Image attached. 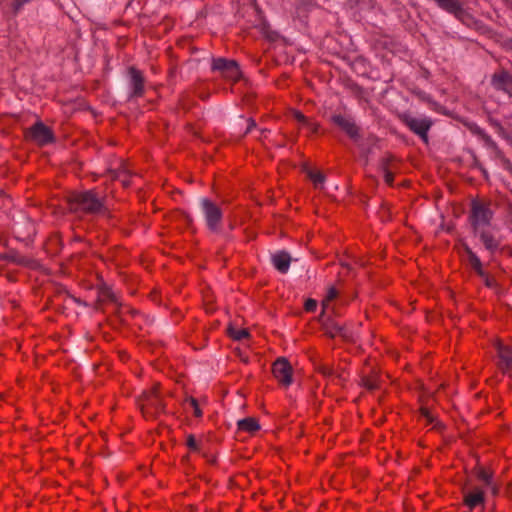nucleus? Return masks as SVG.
<instances>
[{
  "label": "nucleus",
  "mask_w": 512,
  "mask_h": 512,
  "mask_svg": "<svg viewBox=\"0 0 512 512\" xmlns=\"http://www.w3.org/2000/svg\"><path fill=\"white\" fill-rule=\"evenodd\" d=\"M130 97L142 96L144 92V79L140 71L135 68L129 69Z\"/></svg>",
  "instance_id": "11"
},
{
  "label": "nucleus",
  "mask_w": 512,
  "mask_h": 512,
  "mask_svg": "<svg viewBox=\"0 0 512 512\" xmlns=\"http://www.w3.org/2000/svg\"><path fill=\"white\" fill-rule=\"evenodd\" d=\"M337 295H338V292H337L336 288L335 287H330L328 289V291H327V295H326L325 299L323 300L324 308H326L327 307V303L329 301L334 300L337 297Z\"/></svg>",
  "instance_id": "24"
},
{
  "label": "nucleus",
  "mask_w": 512,
  "mask_h": 512,
  "mask_svg": "<svg viewBox=\"0 0 512 512\" xmlns=\"http://www.w3.org/2000/svg\"><path fill=\"white\" fill-rule=\"evenodd\" d=\"M139 405L145 416H155L164 411V404L156 388L144 391L139 397Z\"/></svg>",
  "instance_id": "4"
},
{
  "label": "nucleus",
  "mask_w": 512,
  "mask_h": 512,
  "mask_svg": "<svg viewBox=\"0 0 512 512\" xmlns=\"http://www.w3.org/2000/svg\"><path fill=\"white\" fill-rule=\"evenodd\" d=\"M320 371L325 376H330V375L333 374V369L331 367H328V366H322L320 368Z\"/></svg>",
  "instance_id": "33"
},
{
  "label": "nucleus",
  "mask_w": 512,
  "mask_h": 512,
  "mask_svg": "<svg viewBox=\"0 0 512 512\" xmlns=\"http://www.w3.org/2000/svg\"><path fill=\"white\" fill-rule=\"evenodd\" d=\"M474 234L480 238L481 242L489 252L493 253L498 249L499 241L485 229Z\"/></svg>",
  "instance_id": "16"
},
{
  "label": "nucleus",
  "mask_w": 512,
  "mask_h": 512,
  "mask_svg": "<svg viewBox=\"0 0 512 512\" xmlns=\"http://www.w3.org/2000/svg\"><path fill=\"white\" fill-rule=\"evenodd\" d=\"M200 206L208 228L212 231H216L218 224L222 219V211L220 207L207 198L200 199Z\"/></svg>",
  "instance_id": "7"
},
{
  "label": "nucleus",
  "mask_w": 512,
  "mask_h": 512,
  "mask_svg": "<svg viewBox=\"0 0 512 512\" xmlns=\"http://www.w3.org/2000/svg\"><path fill=\"white\" fill-rule=\"evenodd\" d=\"M465 251L467 254V261L472 267V269L479 275L484 276V270L482 268V263L478 256L469 248L465 247Z\"/></svg>",
  "instance_id": "17"
},
{
  "label": "nucleus",
  "mask_w": 512,
  "mask_h": 512,
  "mask_svg": "<svg viewBox=\"0 0 512 512\" xmlns=\"http://www.w3.org/2000/svg\"><path fill=\"white\" fill-rule=\"evenodd\" d=\"M187 446L192 450V451H198V443L195 439V437L193 435H189L187 437Z\"/></svg>",
  "instance_id": "26"
},
{
  "label": "nucleus",
  "mask_w": 512,
  "mask_h": 512,
  "mask_svg": "<svg viewBox=\"0 0 512 512\" xmlns=\"http://www.w3.org/2000/svg\"><path fill=\"white\" fill-rule=\"evenodd\" d=\"M496 126V131L499 135H501L502 137H506V134H505V131L503 129V127L499 124H495Z\"/></svg>",
  "instance_id": "35"
},
{
  "label": "nucleus",
  "mask_w": 512,
  "mask_h": 512,
  "mask_svg": "<svg viewBox=\"0 0 512 512\" xmlns=\"http://www.w3.org/2000/svg\"><path fill=\"white\" fill-rule=\"evenodd\" d=\"M124 186L128 185V182L126 180H121Z\"/></svg>",
  "instance_id": "37"
},
{
  "label": "nucleus",
  "mask_w": 512,
  "mask_h": 512,
  "mask_svg": "<svg viewBox=\"0 0 512 512\" xmlns=\"http://www.w3.org/2000/svg\"><path fill=\"white\" fill-rule=\"evenodd\" d=\"M484 500H485L484 493L479 488H475L471 491L464 492V503L470 509H473L476 506L483 504Z\"/></svg>",
  "instance_id": "14"
},
{
  "label": "nucleus",
  "mask_w": 512,
  "mask_h": 512,
  "mask_svg": "<svg viewBox=\"0 0 512 512\" xmlns=\"http://www.w3.org/2000/svg\"><path fill=\"white\" fill-rule=\"evenodd\" d=\"M274 377L283 385L292 383V367L285 358H278L272 367Z\"/></svg>",
  "instance_id": "8"
},
{
  "label": "nucleus",
  "mask_w": 512,
  "mask_h": 512,
  "mask_svg": "<svg viewBox=\"0 0 512 512\" xmlns=\"http://www.w3.org/2000/svg\"><path fill=\"white\" fill-rule=\"evenodd\" d=\"M497 353L500 358V367L503 370L512 369V348L497 344Z\"/></svg>",
  "instance_id": "15"
},
{
  "label": "nucleus",
  "mask_w": 512,
  "mask_h": 512,
  "mask_svg": "<svg viewBox=\"0 0 512 512\" xmlns=\"http://www.w3.org/2000/svg\"><path fill=\"white\" fill-rule=\"evenodd\" d=\"M26 136L39 145H45L53 140L51 130L42 122H37L26 132Z\"/></svg>",
  "instance_id": "9"
},
{
  "label": "nucleus",
  "mask_w": 512,
  "mask_h": 512,
  "mask_svg": "<svg viewBox=\"0 0 512 512\" xmlns=\"http://www.w3.org/2000/svg\"><path fill=\"white\" fill-rule=\"evenodd\" d=\"M332 121L336 124L340 129H342L363 151H368V145L372 144L375 141L374 137H370L367 139V142L364 140L362 135L360 134V130L356 123L349 117L343 116L341 114H336L332 116Z\"/></svg>",
  "instance_id": "2"
},
{
  "label": "nucleus",
  "mask_w": 512,
  "mask_h": 512,
  "mask_svg": "<svg viewBox=\"0 0 512 512\" xmlns=\"http://www.w3.org/2000/svg\"><path fill=\"white\" fill-rule=\"evenodd\" d=\"M308 176L313 181L315 187H317V188L320 187L325 180V176L321 172H318V171L311 170L308 172Z\"/></svg>",
  "instance_id": "22"
},
{
  "label": "nucleus",
  "mask_w": 512,
  "mask_h": 512,
  "mask_svg": "<svg viewBox=\"0 0 512 512\" xmlns=\"http://www.w3.org/2000/svg\"><path fill=\"white\" fill-rule=\"evenodd\" d=\"M316 307H317V302L314 299H308L305 302V310L308 311V312L315 311Z\"/></svg>",
  "instance_id": "27"
},
{
  "label": "nucleus",
  "mask_w": 512,
  "mask_h": 512,
  "mask_svg": "<svg viewBox=\"0 0 512 512\" xmlns=\"http://www.w3.org/2000/svg\"><path fill=\"white\" fill-rule=\"evenodd\" d=\"M303 126H305L312 133H316L319 128L317 123L311 122L310 120H308V123H305Z\"/></svg>",
  "instance_id": "29"
},
{
  "label": "nucleus",
  "mask_w": 512,
  "mask_h": 512,
  "mask_svg": "<svg viewBox=\"0 0 512 512\" xmlns=\"http://www.w3.org/2000/svg\"><path fill=\"white\" fill-rule=\"evenodd\" d=\"M493 217V211L488 203L473 201L471 203L470 222L474 233H478L490 226Z\"/></svg>",
  "instance_id": "3"
},
{
  "label": "nucleus",
  "mask_w": 512,
  "mask_h": 512,
  "mask_svg": "<svg viewBox=\"0 0 512 512\" xmlns=\"http://www.w3.org/2000/svg\"><path fill=\"white\" fill-rule=\"evenodd\" d=\"M71 212L86 214H105L107 209L104 199L94 190L74 192L68 197Z\"/></svg>",
  "instance_id": "1"
},
{
  "label": "nucleus",
  "mask_w": 512,
  "mask_h": 512,
  "mask_svg": "<svg viewBox=\"0 0 512 512\" xmlns=\"http://www.w3.org/2000/svg\"><path fill=\"white\" fill-rule=\"evenodd\" d=\"M323 330L325 334L331 338L340 336L344 340L352 339V333L347 326L331 319H328L323 323Z\"/></svg>",
  "instance_id": "10"
},
{
  "label": "nucleus",
  "mask_w": 512,
  "mask_h": 512,
  "mask_svg": "<svg viewBox=\"0 0 512 512\" xmlns=\"http://www.w3.org/2000/svg\"><path fill=\"white\" fill-rule=\"evenodd\" d=\"M186 403L189 404L190 407L193 409V413L196 417L202 416V411L199 407L198 401L195 398H193V397L187 398Z\"/></svg>",
  "instance_id": "23"
},
{
  "label": "nucleus",
  "mask_w": 512,
  "mask_h": 512,
  "mask_svg": "<svg viewBox=\"0 0 512 512\" xmlns=\"http://www.w3.org/2000/svg\"><path fill=\"white\" fill-rule=\"evenodd\" d=\"M2 195H3V192H2V190H0V197H1Z\"/></svg>",
  "instance_id": "39"
},
{
  "label": "nucleus",
  "mask_w": 512,
  "mask_h": 512,
  "mask_svg": "<svg viewBox=\"0 0 512 512\" xmlns=\"http://www.w3.org/2000/svg\"><path fill=\"white\" fill-rule=\"evenodd\" d=\"M31 0H14L13 3H12V10H13V13L16 15L20 12V10L22 9V7L30 2Z\"/></svg>",
  "instance_id": "25"
},
{
  "label": "nucleus",
  "mask_w": 512,
  "mask_h": 512,
  "mask_svg": "<svg viewBox=\"0 0 512 512\" xmlns=\"http://www.w3.org/2000/svg\"><path fill=\"white\" fill-rule=\"evenodd\" d=\"M384 179L388 185H390V186L393 185L394 176H393V173L391 171H389L388 169L384 170Z\"/></svg>",
  "instance_id": "28"
},
{
  "label": "nucleus",
  "mask_w": 512,
  "mask_h": 512,
  "mask_svg": "<svg viewBox=\"0 0 512 512\" xmlns=\"http://www.w3.org/2000/svg\"><path fill=\"white\" fill-rule=\"evenodd\" d=\"M421 414L428 423H432L434 421L433 415L426 408L421 409Z\"/></svg>",
  "instance_id": "30"
},
{
  "label": "nucleus",
  "mask_w": 512,
  "mask_h": 512,
  "mask_svg": "<svg viewBox=\"0 0 512 512\" xmlns=\"http://www.w3.org/2000/svg\"><path fill=\"white\" fill-rule=\"evenodd\" d=\"M477 478L482 481L486 486L490 487L493 494L497 493V488L492 485V475L484 468H479L477 471Z\"/></svg>",
  "instance_id": "19"
},
{
  "label": "nucleus",
  "mask_w": 512,
  "mask_h": 512,
  "mask_svg": "<svg viewBox=\"0 0 512 512\" xmlns=\"http://www.w3.org/2000/svg\"><path fill=\"white\" fill-rule=\"evenodd\" d=\"M362 384L365 388L372 391L378 388V379L376 376H364Z\"/></svg>",
  "instance_id": "21"
},
{
  "label": "nucleus",
  "mask_w": 512,
  "mask_h": 512,
  "mask_svg": "<svg viewBox=\"0 0 512 512\" xmlns=\"http://www.w3.org/2000/svg\"><path fill=\"white\" fill-rule=\"evenodd\" d=\"M486 143L490 146V147H496V144L495 142L487 135H483Z\"/></svg>",
  "instance_id": "36"
},
{
  "label": "nucleus",
  "mask_w": 512,
  "mask_h": 512,
  "mask_svg": "<svg viewBox=\"0 0 512 512\" xmlns=\"http://www.w3.org/2000/svg\"><path fill=\"white\" fill-rule=\"evenodd\" d=\"M238 429L246 432L253 433L260 429L258 421L254 418L248 417L241 419L237 422Z\"/></svg>",
  "instance_id": "18"
},
{
  "label": "nucleus",
  "mask_w": 512,
  "mask_h": 512,
  "mask_svg": "<svg viewBox=\"0 0 512 512\" xmlns=\"http://www.w3.org/2000/svg\"><path fill=\"white\" fill-rule=\"evenodd\" d=\"M271 261L280 273H286L290 267L291 257L286 251H278L272 254Z\"/></svg>",
  "instance_id": "13"
},
{
  "label": "nucleus",
  "mask_w": 512,
  "mask_h": 512,
  "mask_svg": "<svg viewBox=\"0 0 512 512\" xmlns=\"http://www.w3.org/2000/svg\"><path fill=\"white\" fill-rule=\"evenodd\" d=\"M295 116V119L301 123L302 125H304L305 123H308V119L300 112H295L294 114Z\"/></svg>",
  "instance_id": "31"
},
{
  "label": "nucleus",
  "mask_w": 512,
  "mask_h": 512,
  "mask_svg": "<svg viewBox=\"0 0 512 512\" xmlns=\"http://www.w3.org/2000/svg\"><path fill=\"white\" fill-rule=\"evenodd\" d=\"M401 119L411 131L417 134L424 142H428L427 133L432 126V121L428 117L404 114Z\"/></svg>",
  "instance_id": "5"
},
{
  "label": "nucleus",
  "mask_w": 512,
  "mask_h": 512,
  "mask_svg": "<svg viewBox=\"0 0 512 512\" xmlns=\"http://www.w3.org/2000/svg\"><path fill=\"white\" fill-rule=\"evenodd\" d=\"M483 281L485 282V284L488 286V287H493L494 286V280L492 278H490L487 273L484 271V276H480Z\"/></svg>",
  "instance_id": "32"
},
{
  "label": "nucleus",
  "mask_w": 512,
  "mask_h": 512,
  "mask_svg": "<svg viewBox=\"0 0 512 512\" xmlns=\"http://www.w3.org/2000/svg\"><path fill=\"white\" fill-rule=\"evenodd\" d=\"M228 334L231 338L238 341L243 340L249 336L248 330L238 329L232 326L228 328Z\"/></svg>",
  "instance_id": "20"
},
{
  "label": "nucleus",
  "mask_w": 512,
  "mask_h": 512,
  "mask_svg": "<svg viewBox=\"0 0 512 512\" xmlns=\"http://www.w3.org/2000/svg\"><path fill=\"white\" fill-rule=\"evenodd\" d=\"M255 127H256V123H255V121H254L253 119H249V120H248V127H247V129H246V131H245V134H247V133L251 132V131H252V129H253V128H255Z\"/></svg>",
  "instance_id": "34"
},
{
  "label": "nucleus",
  "mask_w": 512,
  "mask_h": 512,
  "mask_svg": "<svg viewBox=\"0 0 512 512\" xmlns=\"http://www.w3.org/2000/svg\"><path fill=\"white\" fill-rule=\"evenodd\" d=\"M266 132H269V130H267V129L261 130V133H262V134H264V133H266Z\"/></svg>",
  "instance_id": "38"
},
{
  "label": "nucleus",
  "mask_w": 512,
  "mask_h": 512,
  "mask_svg": "<svg viewBox=\"0 0 512 512\" xmlns=\"http://www.w3.org/2000/svg\"><path fill=\"white\" fill-rule=\"evenodd\" d=\"M212 70L219 72L221 76L230 81H237L241 77L238 64L234 60L215 58L212 62Z\"/></svg>",
  "instance_id": "6"
},
{
  "label": "nucleus",
  "mask_w": 512,
  "mask_h": 512,
  "mask_svg": "<svg viewBox=\"0 0 512 512\" xmlns=\"http://www.w3.org/2000/svg\"><path fill=\"white\" fill-rule=\"evenodd\" d=\"M492 84L497 90H502L512 98V77L506 72L495 74Z\"/></svg>",
  "instance_id": "12"
}]
</instances>
